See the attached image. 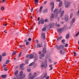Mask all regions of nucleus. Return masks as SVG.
Wrapping results in <instances>:
<instances>
[{"instance_id":"nucleus-55","label":"nucleus","mask_w":79,"mask_h":79,"mask_svg":"<svg viewBox=\"0 0 79 79\" xmlns=\"http://www.w3.org/2000/svg\"><path fill=\"white\" fill-rule=\"evenodd\" d=\"M49 78L50 77H49V76H48L46 77V79H49Z\"/></svg>"},{"instance_id":"nucleus-5","label":"nucleus","mask_w":79,"mask_h":79,"mask_svg":"<svg viewBox=\"0 0 79 79\" xmlns=\"http://www.w3.org/2000/svg\"><path fill=\"white\" fill-rule=\"evenodd\" d=\"M37 76V73L35 72L33 74V75L29 78V79H33L35 77H36Z\"/></svg>"},{"instance_id":"nucleus-25","label":"nucleus","mask_w":79,"mask_h":79,"mask_svg":"<svg viewBox=\"0 0 79 79\" xmlns=\"http://www.w3.org/2000/svg\"><path fill=\"white\" fill-rule=\"evenodd\" d=\"M63 5V2H60L59 3V7H60V6H61Z\"/></svg>"},{"instance_id":"nucleus-8","label":"nucleus","mask_w":79,"mask_h":79,"mask_svg":"<svg viewBox=\"0 0 79 79\" xmlns=\"http://www.w3.org/2000/svg\"><path fill=\"white\" fill-rule=\"evenodd\" d=\"M23 65H24V64H22L20 65V68H19V69L20 70H24V68L23 67Z\"/></svg>"},{"instance_id":"nucleus-39","label":"nucleus","mask_w":79,"mask_h":79,"mask_svg":"<svg viewBox=\"0 0 79 79\" xmlns=\"http://www.w3.org/2000/svg\"><path fill=\"white\" fill-rule=\"evenodd\" d=\"M73 13H71L70 15V18H72V17H73Z\"/></svg>"},{"instance_id":"nucleus-16","label":"nucleus","mask_w":79,"mask_h":79,"mask_svg":"<svg viewBox=\"0 0 79 79\" xmlns=\"http://www.w3.org/2000/svg\"><path fill=\"white\" fill-rule=\"evenodd\" d=\"M36 47L37 48H40L41 47H42V45L38 43L37 44Z\"/></svg>"},{"instance_id":"nucleus-9","label":"nucleus","mask_w":79,"mask_h":79,"mask_svg":"<svg viewBox=\"0 0 79 79\" xmlns=\"http://www.w3.org/2000/svg\"><path fill=\"white\" fill-rule=\"evenodd\" d=\"M41 67H42V68H44V67L45 68H47V64L46 63H45L44 62H42L41 63Z\"/></svg>"},{"instance_id":"nucleus-56","label":"nucleus","mask_w":79,"mask_h":79,"mask_svg":"<svg viewBox=\"0 0 79 79\" xmlns=\"http://www.w3.org/2000/svg\"><path fill=\"white\" fill-rule=\"evenodd\" d=\"M21 52H20L19 54V57H20L21 56Z\"/></svg>"},{"instance_id":"nucleus-26","label":"nucleus","mask_w":79,"mask_h":79,"mask_svg":"<svg viewBox=\"0 0 79 79\" xmlns=\"http://www.w3.org/2000/svg\"><path fill=\"white\" fill-rule=\"evenodd\" d=\"M24 77H25V76H22V77H19L18 78V79H23Z\"/></svg>"},{"instance_id":"nucleus-45","label":"nucleus","mask_w":79,"mask_h":79,"mask_svg":"<svg viewBox=\"0 0 79 79\" xmlns=\"http://www.w3.org/2000/svg\"><path fill=\"white\" fill-rule=\"evenodd\" d=\"M73 53H74V56H76V52H73Z\"/></svg>"},{"instance_id":"nucleus-6","label":"nucleus","mask_w":79,"mask_h":79,"mask_svg":"<svg viewBox=\"0 0 79 79\" xmlns=\"http://www.w3.org/2000/svg\"><path fill=\"white\" fill-rule=\"evenodd\" d=\"M41 37L42 39L45 40V34L44 33H42L41 34Z\"/></svg>"},{"instance_id":"nucleus-23","label":"nucleus","mask_w":79,"mask_h":79,"mask_svg":"<svg viewBox=\"0 0 79 79\" xmlns=\"http://www.w3.org/2000/svg\"><path fill=\"white\" fill-rule=\"evenodd\" d=\"M34 2H35V4L36 5V4L38 3V2H39V0H34Z\"/></svg>"},{"instance_id":"nucleus-12","label":"nucleus","mask_w":79,"mask_h":79,"mask_svg":"<svg viewBox=\"0 0 79 79\" xmlns=\"http://www.w3.org/2000/svg\"><path fill=\"white\" fill-rule=\"evenodd\" d=\"M54 18V14H51V16L50 17V19L51 21H52Z\"/></svg>"},{"instance_id":"nucleus-51","label":"nucleus","mask_w":79,"mask_h":79,"mask_svg":"<svg viewBox=\"0 0 79 79\" xmlns=\"http://www.w3.org/2000/svg\"><path fill=\"white\" fill-rule=\"evenodd\" d=\"M35 43V44H38V43H39V41H38V40H36Z\"/></svg>"},{"instance_id":"nucleus-36","label":"nucleus","mask_w":79,"mask_h":79,"mask_svg":"<svg viewBox=\"0 0 79 79\" xmlns=\"http://www.w3.org/2000/svg\"><path fill=\"white\" fill-rule=\"evenodd\" d=\"M49 67L51 68L49 70H52L53 69V67H52V65L51 64L49 65Z\"/></svg>"},{"instance_id":"nucleus-62","label":"nucleus","mask_w":79,"mask_h":79,"mask_svg":"<svg viewBox=\"0 0 79 79\" xmlns=\"http://www.w3.org/2000/svg\"><path fill=\"white\" fill-rule=\"evenodd\" d=\"M56 2H60V0H56Z\"/></svg>"},{"instance_id":"nucleus-38","label":"nucleus","mask_w":79,"mask_h":79,"mask_svg":"<svg viewBox=\"0 0 79 79\" xmlns=\"http://www.w3.org/2000/svg\"><path fill=\"white\" fill-rule=\"evenodd\" d=\"M50 5H51V7L54 6V3L53 2H51L50 3Z\"/></svg>"},{"instance_id":"nucleus-20","label":"nucleus","mask_w":79,"mask_h":79,"mask_svg":"<svg viewBox=\"0 0 79 79\" xmlns=\"http://www.w3.org/2000/svg\"><path fill=\"white\" fill-rule=\"evenodd\" d=\"M43 8V6H41L40 9V10H39V11L40 13H41V12H42V11Z\"/></svg>"},{"instance_id":"nucleus-28","label":"nucleus","mask_w":79,"mask_h":79,"mask_svg":"<svg viewBox=\"0 0 79 79\" xmlns=\"http://www.w3.org/2000/svg\"><path fill=\"white\" fill-rule=\"evenodd\" d=\"M23 74V71H21L19 73V76H22Z\"/></svg>"},{"instance_id":"nucleus-32","label":"nucleus","mask_w":79,"mask_h":79,"mask_svg":"<svg viewBox=\"0 0 79 79\" xmlns=\"http://www.w3.org/2000/svg\"><path fill=\"white\" fill-rule=\"evenodd\" d=\"M60 49H62L64 48V46L63 45H60Z\"/></svg>"},{"instance_id":"nucleus-14","label":"nucleus","mask_w":79,"mask_h":79,"mask_svg":"<svg viewBox=\"0 0 79 79\" xmlns=\"http://www.w3.org/2000/svg\"><path fill=\"white\" fill-rule=\"evenodd\" d=\"M34 56L33 54H30L29 55V58L30 59H32L34 58Z\"/></svg>"},{"instance_id":"nucleus-53","label":"nucleus","mask_w":79,"mask_h":79,"mask_svg":"<svg viewBox=\"0 0 79 79\" xmlns=\"http://www.w3.org/2000/svg\"><path fill=\"white\" fill-rule=\"evenodd\" d=\"M68 44H66L64 46V47H68Z\"/></svg>"},{"instance_id":"nucleus-57","label":"nucleus","mask_w":79,"mask_h":79,"mask_svg":"<svg viewBox=\"0 0 79 79\" xmlns=\"http://www.w3.org/2000/svg\"><path fill=\"white\" fill-rule=\"evenodd\" d=\"M6 2V0H2V3H4V2Z\"/></svg>"},{"instance_id":"nucleus-18","label":"nucleus","mask_w":79,"mask_h":79,"mask_svg":"<svg viewBox=\"0 0 79 79\" xmlns=\"http://www.w3.org/2000/svg\"><path fill=\"white\" fill-rule=\"evenodd\" d=\"M44 56H45V55L44 54H41L40 57V59H42Z\"/></svg>"},{"instance_id":"nucleus-61","label":"nucleus","mask_w":79,"mask_h":79,"mask_svg":"<svg viewBox=\"0 0 79 79\" xmlns=\"http://www.w3.org/2000/svg\"><path fill=\"white\" fill-rule=\"evenodd\" d=\"M77 16H78V13L79 16V9L78 10V11L77 12Z\"/></svg>"},{"instance_id":"nucleus-10","label":"nucleus","mask_w":79,"mask_h":79,"mask_svg":"<svg viewBox=\"0 0 79 79\" xmlns=\"http://www.w3.org/2000/svg\"><path fill=\"white\" fill-rule=\"evenodd\" d=\"M64 19L66 22L68 21V15L66 14L65 15Z\"/></svg>"},{"instance_id":"nucleus-22","label":"nucleus","mask_w":79,"mask_h":79,"mask_svg":"<svg viewBox=\"0 0 79 79\" xmlns=\"http://www.w3.org/2000/svg\"><path fill=\"white\" fill-rule=\"evenodd\" d=\"M1 76L2 78H5V77H6V75H1Z\"/></svg>"},{"instance_id":"nucleus-11","label":"nucleus","mask_w":79,"mask_h":79,"mask_svg":"<svg viewBox=\"0 0 79 79\" xmlns=\"http://www.w3.org/2000/svg\"><path fill=\"white\" fill-rule=\"evenodd\" d=\"M18 70H17L15 71V73H14L15 75H16V77H17V78H18V76H19V75H18Z\"/></svg>"},{"instance_id":"nucleus-59","label":"nucleus","mask_w":79,"mask_h":79,"mask_svg":"<svg viewBox=\"0 0 79 79\" xmlns=\"http://www.w3.org/2000/svg\"><path fill=\"white\" fill-rule=\"evenodd\" d=\"M49 62H50V63H52V60L49 59Z\"/></svg>"},{"instance_id":"nucleus-42","label":"nucleus","mask_w":79,"mask_h":79,"mask_svg":"<svg viewBox=\"0 0 79 79\" xmlns=\"http://www.w3.org/2000/svg\"><path fill=\"white\" fill-rule=\"evenodd\" d=\"M2 55H0V62L2 61Z\"/></svg>"},{"instance_id":"nucleus-47","label":"nucleus","mask_w":79,"mask_h":79,"mask_svg":"<svg viewBox=\"0 0 79 79\" xmlns=\"http://www.w3.org/2000/svg\"><path fill=\"white\" fill-rule=\"evenodd\" d=\"M53 8H54V6H52L51 9V11H53Z\"/></svg>"},{"instance_id":"nucleus-31","label":"nucleus","mask_w":79,"mask_h":79,"mask_svg":"<svg viewBox=\"0 0 79 79\" xmlns=\"http://www.w3.org/2000/svg\"><path fill=\"white\" fill-rule=\"evenodd\" d=\"M55 25H56V26L57 27H60V26H61L59 24H58V23H57V22H56V23Z\"/></svg>"},{"instance_id":"nucleus-24","label":"nucleus","mask_w":79,"mask_h":79,"mask_svg":"<svg viewBox=\"0 0 79 79\" xmlns=\"http://www.w3.org/2000/svg\"><path fill=\"white\" fill-rule=\"evenodd\" d=\"M47 30V27H44L42 29V31H45Z\"/></svg>"},{"instance_id":"nucleus-7","label":"nucleus","mask_w":79,"mask_h":79,"mask_svg":"<svg viewBox=\"0 0 79 79\" xmlns=\"http://www.w3.org/2000/svg\"><path fill=\"white\" fill-rule=\"evenodd\" d=\"M65 52H66V50L64 48L60 51V53L62 54V55H64L65 53Z\"/></svg>"},{"instance_id":"nucleus-27","label":"nucleus","mask_w":79,"mask_h":79,"mask_svg":"<svg viewBox=\"0 0 79 79\" xmlns=\"http://www.w3.org/2000/svg\"><path fill=\"white\" fill-rule=\"evenodd\" d=\"M62 38V36H60L58 38H57V41H59V40H60Z\"/></svg>"},{"instance_id":"nucleus-49","label":"nucleus","mask_w":79,"mask_h":79,"mask_svg":"<svg viewBox=\"0 0 79 79\" xmlns=\"http://www.w3.org/2000/svg\"><path fill=\"white\" fill-rule=\"evenodd\" d=\"M12 55H16V52H15V51H14V52H13L12 53Z\"/></svg>"},{"instance_id":"nucleus-19","label":"nucleus","mask_w":79,"mask_h":79,"mask_svg":"<svg viewBox=\"0 0 79 79\" xmlns=\"http://www.w3.org/2000/svg\"><path fill=\"white\" fill-rule=\"evenodd\" d=\"M75 21V18H73V19L72 20L70 21V23H74V22Z\"/></svg>"},{"instance_id":"nucleus-63","label":"nucleus","mask_w":79,"mask_h":79,"mask_svg":"<svg viewBox=\"0 0 79 79\" xmlns=\"http://www.w3.org/2000/svg\"><path fill=\"white\" fill-rule=\"evenodd\" d=\"M19 47L21 48V47H23V46L22 45H20L19 46Z\"/></svg>"},{"instance_id":"nucleus-37","label":"nucleus","mask_w":79,"mask_h":79,"mask_svg":"<svg viewBox=\"0 0 79 79\" xmlns=\"http://www.w3.org/2000/svg\"><path fill=\"white\" fill-rule=\"evenodd\" d=\"M48 11V10L47 9H45L43 11V13H47Z\"/></svg>"},{"instance_id":"nucleus-13","label":"nucleus","mask_w":79,"mask_h":79,"mask_svg":"<svg viewBox=\"0 0 79 79\" xmlns=\"http://www.w3.org/2000/svg\"><path fill=\"white\" fill-rule=\"evenodd\" d=\"M54 26V23H52L51 24H49L48 25V27L49 28H52V27H53Z\"/></svg>"},{"instance_id":"nucleus-54","label":"nucleus","mask_w":79,"mask_h":79,"mask_svg":"<svg viewBox=\"0 0 79 79\" xmlns=\"http://www.w3.org/2000/svg\"><path fill=\"white\" fill-rule=\"evenodd\" d=\"M4 70L5 71H7V68H6L5 67L4 68Z\"/></svg>"},{"instance_id":"nucleus-30","label":"nucleus","mask_w":79,"mask_h":79,"mask_svg":"<svg viewBox=\"0 0 79 79\" xmlns=\"http://www.w3.org/2000/svg\"><path fill=\"white\" fill-rule=\"evenodd\" d=\"M47 76V73H45L43 77V78H45Z\"/></svg>"},{"instance_id":"nucleus-3","label":"nucleus","mask_w":79,"mask_h":79,"mask_svg":"<svg viewBox=\"0 0 79 79\" xmlns=\"http://www.w3.org/2000/svg\"><path fill=\"white\" fill-rule=\"evenodd\" d=\"M66 27H64L62 28H60L58 29L57 31L58 32H62L64 31H65V30H66Z\"/></svg>"},{"instance_id":"nucleus-41","label":"nucleus","mask_w":79,"mask_h":79,"mask_svg":"<svg viewBox=\"0 0 79 79\" xmlns=\"http://www.w3.org/2000/svg\"><path fill=\"white\" fill-rule=\"evenodd\" d=\"M44 22H48V20L47 19H46L44 20Z\"/></svg>"},{"instance_id":"nucleus-43","label":"nucleus","mask_w":79,"mask_h":79,"mask_svg":"<svg viewBox=\"0 0 79 79\" xmlns=\"http://www.w3.org/2000/svg\"><path fill=\"white\" fill-rule=\"evenodd\" d=\"M27 71L28 72H30V71H31V69H27Z\"/></svg>"},{"instance_id":"nucleus-60","label":"nucleus","mask_w":79,"mask_h":79,"mask_svg":"<svg viewBox=\"0 0 79 79\" xmlns=\"http://www.w3.org/2000/svg\"><path fill=\"white\" fill-rule=\"evenodd\" d=\"M28 41H31V38H29L28 39Z\"/></svg>"},{"instance_id":"nucleus-44","label":"nucleus","mask_w":79,"mask_h":79,"mask_svg":"<svg viewBox=\"0 0 79 79\" xmlns=\"http://www.w3.org/2000/svg\"><path fill=\"white\" fill-rule=\"evenodd\" d=\"M33 64H34V63L33 62V63H31V64L29 65V66H32Z\"/></svg>"},{"instance_id":"nucleus-48","label":"nucleus","mask_w":79,"mask_h":79,"mask_svg":"<svg viewBox=\"0 0 79 79\" xmlns=\"http://www.w3.org/2000/svg\"><path fill=\"white\" fill-rule=\"evenodd\" d=\"M65 42V40H61V42L62 43H63L64 42Z\"/></svg>"},{"instance_id":"nucleus-1","label":"nucleus","mask_w":79,"mask_h":79,"mask_svg":"<svg viewBox=\"0 0 79 79\" xmlns=\"http://www.w3.org/2000/svg\"><path fill=\"white\" fill-rule=\"evenodd\" d=\"M64 4L65 8H68L71 5V3L67 1V0H64Z\"/></svg>"},{"instance_id":"nucleus-33","label":"nucleus","mask_w":79,"mask_h":79,"mask_svg":"<svg viewBox=\"0 0 79 79\" xmlns=\"http://www.w3.org/2000/svg\"><path fill=\"white\" fill-rule=\"evenodd\" d=\"M56 48H57V50H60V46H58V45H56Z\"/></svg>"},{"instance_id":"nucleus-17","label":"nucleus","mask_w":79,"mask_h":79,"mask_svg":"<svg viewBox=\"0 0 79 79\" xmlns=\"http://www.w3.org/2000/svg\"><path fill=\"white\" fill-rule=\"evenodd\" d=\"M46 48H43V53H44V54H45V53H46Z\"/></svg>"},{"instance_id":"nucleus-40","label":"nucleus","mask_w":79,"mask_h":79,"mask_svg":"<svg viewBox=\"0 0 79 79\" xmlns=\"http://www.w3.org/2000/svg\"><path fill=\"white\" fill-rule=\"evenodd\" d=\"M10 62V60H8L6 61V64H8V63Z\"/></svg>"},{"instance_id":"nucleus-50","label":"nucleus","mask_w":79,"mask_h":79,"mask_svg":"<svg viewBox=\"0 0 79 79\" xmlns=\"http://www.w3.org/2000/svg\"><path fill=\"white\" fill-rule=\"evenodd\" d=\"M29 42H26V45H29Z\"/></svg>"},{"instance_id":"nucleus-2","label":"nucleus","mask_w":79,"mask_h":79,"mask_svg":"<svg viewBox=\"0 0 79 79\" xmlns=\"http://www.w3.org/2000/svg\"><path fill=\"white\" fill-rule=\"evenodd\" d=\"M62 9L60 8L59 10L58 11V9H55L54 10L53 12L54 14H58L59 13H60Z\"/></svg>"},{"instance_id":"nucleus-21","label":"nucleus","mask_w":79,"mask_h":79,"mask_svg":"<svg viewBox=\"0 0 79 79\" xmlns=\"http://www.w3.org/2000/svg\"><path fill=\"white\" fill-rule=\"evenodd\" d=\"M34 58L35 59V60H37V59L38 58V56H37V54H35V56H34Z\"/></svg>"},{"instance_id":"nucleus-52","label":"nucleus","mask_w":79,"mask_h":79,"mask_svg":"<svg viewBox=\"0 0 79 79\" xmlns=\"http://www.w3.org/2000/svg\"><path fill=\"white\" fill-rule=\"evenodd\" d=\"M1 9L2 10H3L5 9V8L4 7H2Z\"/></svg>"},{"instance_id":"nucleus-64","label":"nucleus","mask_w":79,"mask_h":79,"mask_svg":"<svg viewBox=\"0 0 79 79\" xmlns=\"http://www.w3.org/2000/svg\"><path fill=\"white\" fill-rule=\"evenodd\" d=\"M32 11H33V9H31V12H32Z\"/></svg>"},{"instance_id":"nucleus-34","label":"nucleus","mask_w":79,"mask_h":79,"mask_svg":"<svg viewBox=\"0 0 79 79\" xmlns=\"http://www.w3.org/2000/svg\"><path fill=\"white\" fill-rule=\"evenodd\" d=\"M29 54L27 55L26 57V59H28V60H29Z\"/></svg>"},{"instance_id":"nucleus-15","label":"nucleus","mask_w":79,"mask_h":79,"mask_svg":"<svg viewBox=\"0 0 79 79\" xmlns=\"http://www.w3.org/2000/svg\"><path fill=\"white\" fill-rule=\"evenodd\" d=\"M64 10L62 11L60 13V17H63V15H64Z\"/></svg>"},{"instance_id":"nucleus-35","label":"nucleus","mask_w":79,"mask_h":79,"mask_svg":"<svg viewBox=\"0 0 79 79\" xmlns=\"http://www.w3.org/2000/svg\"><path fill=\"white\" fill-rule=\"evenodd\" d=\"M6 52H4L2 53V56H6Z\"/></svg>"},{"instance_id":"nucleus-29","label":"nucleus","mask_w":79,"mask_h":79,"mask_svg":"<svg viewBox=\"0 0 79 79\" xmlns=\"http://www.w3.org/2000/svg\"><path fill=\"white\" fill-rule=\"evenodd\" d=\"M66 38V39H68L69 38V34H67L66 35V36L65 37Z\"/></svg>"},{"instance_id":"nucleus-4","label":"nucleus","mask_w":79,"mask_h":79,"mask_svg":"<svg viewBox=\"0 0 79 79\" xmlns=\"http://www.w3.org/2000/svg\"><path fill=\"white\" fill-rule=\"evenodd\" d=\"M44 19H43V18H41L40 20L38 22L39 24H44Z\"/></svg>"},{"instance_id":"nucleus-58","label":"nucleus","mask_w":79,"mask_h":79,"mask_svg":"<svg viewBox=\"0 0 79 79\" xmlns=\"http://www.w3.org/2000/svg\"><path fill=\"white\" fill-rule=\"evenodd\" d=\"M47 1H45L44 2V5H45V4H46V3H47Z\"/></svg>"},{"instance_id":"nucleus-46","label":"nucleus","mask_w":79,"mask_h":79,"mask_svg":"<svg viewBox=\"0 0 79 79\" xmlns=\"http://www.w3.org/2000/svg\"><path fill=\"white\" fill-rule=\"evenodd\" d=\"M79 31L75 35V37H77V35H79Z\"/></svg>"}]
</instances>
